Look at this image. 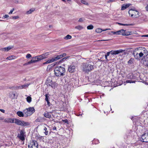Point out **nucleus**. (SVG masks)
<instances>
[{"mask_svg":"<svg viewBox=\"0 0 148 148\" xmlns=\"http://www.w3.org/2000/svg\"><path fill=\"white\" fill-rule=\"evenodd\" d=\"M54 71L55 75L57 77L64 75L66 72L65 68L61 66H58L55 67Z\"/></svg>","mask_w":148,"mask_h":148,"instance_id":"f257e3e1","label":"nucleus"},{"mask_svg":"<svg viewBox=\"0 0 148 148\" xmlns=\"http://www.w3.org/2000/svg\"><path fill=\"white\" fill-rule=\"evenodd\" d=\"M93 63L92 62L88 63H84L82 65V70L86 72H88L94 69Z\"/></svg>","mask_w":148,"mask_h":148,"instance_id":"f03ea898","label":"nucleus"},{"mask_svg":"<svg viewBox=\"0 0 148 148\" xmlns=\"http://www.w3.org/2000/svg\"><path fill=\"white\" fill-rule=\"evenodd\" d=\"M35 112L34 108L30 107L27 108L24 110V114L26 116H30L32 114Z\"/></svg>","mask_w":148,"mask_h":148,"instance_id":"7ed1b4c3","label":"nucleus"},{"mask_svg":"<svg viewBox=\"0 0 148 148\" xmlns=\"http://www.w3.org/2000/svg\"><path fill=\"white\" fill-rule=\"evenodd\" d=\"M136 13L137 14H134V13H135L134 12V9H131L129 10V14L133 18H137L139 17V13L138 11H136Z\"/></svg>","mask_w":148,"mask_h":148,"instance_id":"20e7f679","label":"nucleus"},{"mask_svg":"<svg viewBox=\"0 0 148 148\" xmlns=\"http://www.w3.org/2000/svg\"><path fill=\"white\" fill-rule=\"evenodd\" d=\"M132 55L134 56V58L137 60H139L141 57H142L143 55V53L141 52L140 53H136L135 51H134Z\"/></svg>","mask_w":148,"mask_h":148,"instance_id":"39448f33","label":"nucleus"},{"mask_svg":"<svg viewBox=\"0 0 148 148\" xmlns=\"http://www.w3.org/2000/svg\"><path fill=\"white\" fill-rule=\"evenodd\" d=\"M112 33L114 34L119 35L122 34L123 35H128V34H127L125 32V31L123 29H121L116 32H112Z\"/></svg>","mask_w":148,"mask_h":148,"instance_id":"423d86ee","label":"nucleus"},{"mask_svg":"<svg viewBox=\"0 0 148 148\" xmlns=\"http://www.w3.org/2000/svg\"><path fill=\"white\" fill-rule=\"evenodd\" d=\"M17 137L22 141H24L25 140V138L24 133L23 131L21 130L20 133L18 134Z\"/></svg>","mask_w":148,"mask_h":148,"instance_id":"0eeeda50","label":"nucleus"},{"mask_svg":"<svg viewBox=\"0 0 148 148\" xmlns=\"http://www.w3.org/2000/svg\"><path fill=\"white\" fill-rule=\"evenodd\" d=\"M30 148H38V143L36 140H32L31 143V147Z\"/></svg>","mask_w":148,"mask_h":148,"instance_id":"6e6552de","label":"nucleus"},{"mask_svg":"<svg viewBox=\"0 0 148 148\" xmlns=\"http://www.w3.org/2000/svg\"><path fill=\"white\" fill-rule=\"evenodd\" d=\"M143 142H148V132L143 134L141 136Z\"/></svg>","mask_w":148,"mask_h":148,"instance_id":"1a4fd4ad","label":"nucleus"},{"mask_svg":"<svg viewBox=\"0 0 148 148\" xmlns=\"http://www.w3.org/2000/svg\"><path fill=\"white\" fill-rule=\"evenodd\" d=\"M75 66L74 65H71L69 66L68 70L69 72L72 73L75 71Z\"/></svg>","mask_w":148,"mask_h":148,"instance_id":"9d476101","label":"nucleus"},{"mask_svg":"<svg viewBox=\"0 0 148 148\" xmlns=\"http://www.w3.org/2000/svg\"><path fill=\"white\" fill-rule=\"evenodd\" d=\"M125 50H123L120 49L119 50H115V51H111L112 55H116L119 54L120 53H122Z\"/></svg>","mask_w":148,"mask_h":148,"instance_id":"9b49d317","label":"nucleus"},{"mask_svg":"<svg viewBox=\"0 0 148 148\" xmlns=\"http://www.w3.org/2000/svg\"><path fill=\"white\" fill-rule=\"evenodd\" d=\"M3 121L7 123H14V119H12L11 118H7L4 119Z\"/></svg>","mask_w":148,"mask_h":148,"instance_id":"f8f14e48","label":"nucleus"},{"mask_svg":"<svg viewBox=\"0 0 148 148\" xmlns=\"http://www.w3.org/2000/svg\"><path fill=\"white\" fill-rule=\"evenodd\" d=\"M142 62L144 65L148 67V58L146 57L145 58L143 59Z\"/></svg>","mask_w":148,"mask_h":148,"instance_id":"ddd939ff","label":"nucleus"},{"mask_svg":"<svg viewBox=\"0 0 148 148\" xmlns=\"http://www.w3.org/2000/svg\"><path fill=\"white\" fill-rule=\"evenodd\" d=\"M30 125V123L21 121L19 125L22 126H29Z\"/></svg>","mask_w":148,"mask_h":148,"instance_id":"4468645a","label":"nucleus"},{"mask_svg":"<svg viewBox=\"0 0 148 148\" xmlns=\"http://www.w3.org/2000/svg\"><path fill=\"white\" fill-rule=\"evenodd\" d=\"M130 5L131 4L129 3L123 5L122 6L121 10H124L129 7Z\"/></svg>","mask_w":148,"mask_h":148,"instance_id":"2eb2a0df","label":"nucleus"},{"mask_svg":"<svg viewBox=\"0 0 148 148\" xmlns=\"http://www.w3.org/2000/svg\"><path fill=\"white\" fill-rule=\"evenodd\" d=\"M109 29L110 30V29H102L101 28H99L95 30V31L97 33H99L101 32L102 31H106Z\"/></svg>","mask_w":148,"mask_h":148,"instance_id":"dca6fc26","label":"nucleus"},{"mask_svg":"<svg viewBox=\"0 0 148 148\" xmlns=\"http://www.w3.org/2000/svg\"><path fill=\"white\" fill-rule=\"evenodd\" d=\"M44 116L45 117L49 119L51 117V113L50 112L49 113L47 112L45 113Z\"/></svg>","mask_w":148,"mask_h":148,"instance_id":"f3484780","label":"nucleus"},{"mask_svg":"<svg viewBox=\"0 0 148 148\" xmlns=\"http://www.w3.org/2000/svg\"><path fill=\"white\" fill-rule=\"evenodd\" d=\"M127 77L128 78L131 79H134L135 78V76H134L133 74L132 73H129L127 75Z\"/></svg>","mask_w":148,"mask_h":148,"instance_id":"a211bd4d","label":"nucleus"},{"mask_svg":"<svg viewBox=\"0 0 148 148\" xmlns=\"http://www.w3.org/2000/svg\"><path fill=\"white\" fill-rule=\"evenodd\" d=\"M55 59L54 58H53L50 59H49L47 60L46 62L44 63V64H47L50 63H51L54 61H55Z\"/></svg>","mask_w":148,"mask_h":148,"instance_id":"6ab92c4d","label":"nucleus"},{"mask_svg":"<svg viewBox=\"0 0 148 148\" xmlns=\"http://www.w3.org/2000/svg\"><path fill=\"white\" fill-rule=\"evenodd\" d=\"M17 114L19 117H23L25 115V114L22 112L20 111H18L17 112Z\"/></svg>","mask_w":148,"mask_h":148,"instance_id":"aec40b11","label":"nucleus"},{"mask_svg":"<svg viewBox=\"0 0 148 148\" xmlns=\"http://www.w3.org/2000/svg\"><path fill=\"white\" fill-rule=\"evenodd\" d=\"M21 121V120H19L18 119H14V123L18 125H19Z\"/></svg>","mask_w":148,"mask_h":148,"instance_id":"412c9836","label":"nucleus"},{"mask_svg":"<svg viewBox=\"0 0 148 148\" xmlns=\"http://www.w3.org/2000/svg\"><path fill=\"white\" fill-rule=\"evenodd\" d=\"M16 58V57L14 55H12L11 56L7 57L6 58V59L8 60H11L12 59H14Z\"/></svg>","mask_w":148,"mask_h":148,"instance_id":"4be33fe9","label":"nucleus"},{"mask_svg":"<svg viewBox=\"0 0 148 148\" xmlns=\"http://www.w3.org/2000/svg\"><path fill=\"white\" fill-rule=\"evenodd\" d=\"M63 57V56L62 54L58 55L56 57H54L55 61H56Z\"/></svg>","mask_w":148,"mask_h":148,"instance_id":"5701e85b","label":"nucleus"},{"mask_svg":"<svg viewBox=\"0 0 148 148\" xmlns=\"http://www.w3.org/2000/svg\"><path fill=\"white\" fill-rule=\"evenodd\" d=\"M35 10L34 8H32L30 9L28 11L26 12V14H31L32 12H33Z\"/></svg>","mask_w":148,"mask_h":148,"instance_id":"b1692460","label":"nucleus"},{"mask_svg":"<svg viewBox=\"0 0 148 148\" xmlns=\"http://www.w3.org/2000/svg\"><path fill=\"white\" fill-rule=\"evenodd\" d=\"M134 59L133 58H131L128 62V64H132L133 63Z\"/></svg>","mask_w":148,"mask_h":148,"instance_id":"393cba45","label":"nucleus"},{"mask_svg":"<svg viewBox=\"0 0 148 148\" xmlns=\"http://www.w3.org/2000/svg\"><path fill=\"white\" fill-rule=\"evenodd\" d=\"M51 53V52H46L44 54H42L43 56H44V58H47V56L50 54L49 53Z\"/></svg>","mask_w":148,"mask_h":148,"instance_id":"a878e982","label":"nucleus"},{"mask_svg":"<svg viewBox=\"0 0 148 148\" xmlns=\"http://www.w3.org/2000/svg\"><path fill=\"white\" fill-rule=\"evenodd\" d=\"M43 130L45 131L44 132V133H45V134L46 135H47L48 134V132L47 130V128L44 127L43 128Z\"/></svg>","mask_w":148,"mask_h":148,"instance_id":"bb28decb","label":"nucleus"},{"mask_svg":"<svg viewBox=\"0 0 148 148\" xmlns=\"http://www.w3.org/2000/svg\"><path fill=\"white\" fill-rule=\"evenodd\" d=\"M27 101L30 103L32 101V98L30 96H28L26 98Z\"/></svg>","mask_w":148,"mask_h":148,"instance_id":"cd10ccee","label":"nucleus"},{"mask_svg":"<svg viewBox=\"0 0 148 148\" xmlns=\"http://www.w3.org/2000/svg\"><path fill=\"white\" fill-rule=\"evenodd\" d=\"M72 36L69 35H67L66 36L64 37V39L66 40L70 39L71 38Z\"/></svg>","mask_w":148,"mask_h":148,"instance_id":"c85d7f7f","label":"nucleus"},{"mask_svg":"<svg viewBox=\"0 0 148 148\" xmlns=\"http://www.w3.org/2000/svg\"><path fill=\"white\" fill-rule=\"evenodd\" d=\"M83 27L80 25H78L75 27V28L77 29H78L79 30L82 29H83Z\"/></svg>","mask_w":148,"mask_h":148,"instance_id":"c756f323","label":"nucleus"},{"mask_svg":"<svg viewBox=\"0 0 148 148\" xmlns=\"http://www.w3.org/2000/svg\"><path fill=\"white\" fill-rule=\"evenodd\" d=\"M37 56L38 58V59L39 61L43 59H44V58L42 54Z\"/></svg>","mask_w":148,"mask_h":148,"instance_id":"7c9ffc66","label":"nucleus"},{"mask_svg":"<svg viewBox=\"0 0 148 148\" xmlns=\"http://www.w3.org/2000/svg\"><path fill=\"white\" fill-rule=\"evenodd\" d=\"M94 28L93 26L92 25H90L87 27V29H92Z\"/></svg>","mask_w":148,"mask_h":148,"instance_id":"2f4dec72","label":"nucleus"},{"mask_svg":"<svg viewBox=\"0 0 148 148\" xmlns=\"http://www.w3.org/2000/svg\"><path fill=\"white\" fill-rule=\"evenodd\" d=\"M28 62L29 63V64H31L34 63L36 62V60L34 61V60L32 58V59L30 61H29V62Z\"/></svg>","mask_w":148,"mask_h":148,"instance_id":"473e14b6","label":"nucleus"},{"mask_svg":"<svg viewBox=\"0 0 148 148\" xmlns=\"http://www.w3.org/2000/svg\"><path fill=\"white\" fill-rule=\"evenodd\" d=\"M117 23L121 25H124V26H129V25H132V24H122L120 23Z\"/></svg>","mask_w":148,"mask_h":148,"instance_id":"72a5a7b5","label":"nucleus"},{"mask_svg":"<svg viewBox=\"0 0 148 148\" xmlns=\"http://www.w3.org/2000/svg\"><path fill=\"white\" fill-rule=\"evenodd\" d=\"M14 88L16 89H22L23 88V87H22V85H21L19 86H18L16 87H14Z\"/></svg>","mask_w":148,"mask_h":148,"instance_id":"f704fd0d","label":"nucleus"},{"mask_svg":"<svg viewBox=\"0 0 148 148\" xmlns=\"http://www.w3.org/2000/svg\"><path fill=\"white\" fill-rule=\"evenodd\" d=\"M136 81H132V80H127L126 81V82L127 83H135Z\"/></svg>","mask_w":148,"mask_h":148,"instance_id":"c9c22d12","label":"nucleus"},{"mask_svg":"<svg viewBox=\"0 0 148 148\" xmlns=\"http://www.w3.org/2000/svg\"><path fill=\"white\" fill-rule=\"evenodd\" d=\"M36 138L37 140L39 139V140H42V137L40 136H36Z\"/></svg>","mask_w":148,"mask_h":148,"instance_id":"e433bc0d","label":"nucleus"},{"mask_svg":"<svg viewBox=\"0 0 148 148\" xmlns=\"http://www.w3.org/2000/svg\"><path fill=\"white\" fill-rule=\"evenodd\" d=\"M33 58L34 60V61L36 60V62L39 61L38 59V58L37 56H36L35 57H33Z\"/></svg>","mask_w":148,"mask_h":148,"instance_id":"4c0bfd02","label":"nucleus"},{"mask_svg":"<svg viewBox=\"0 0 148 148\" xmlns=\"http://www.w3.org/2000/svg\"><path fill=\"white\" fill-rule=\"evenodd\" d=\"M81 2L82 3H83L84 4L86 5H88V2L84 0H82L81 1Z\"/></svg>","mask_w":148,"mask_h":148,"instance_id":"58836bf2","label":"nucleus"},{"mask_svg":"<svg viewBox=\"0 0 148 148\" xmlns=\"http://www.w3.org/2000/svg\"><path fill=\"white\" fill-rule=\"evenodd\" d=\"M29 84H26L25 85H22L23 88L27 87L29 85Z\"/></svg>","mask_w":148,"mask_h":148,"instance_id":"ea45409f","label":"nucleus"},{"mask_svg":"<svg viewBox=\"0 0 148 148\" xmlns=\"http://www.w3.org/2000/svg\"><path fill=\"white\" fill-rule=\"evenodd\" d=\"M45 100L46 101H49V97L48 96V95L47 94H46L45 95Z\"/></svg>","mask_w":148,"mask_h":148,"instance_id":"a19ab883","label":"nucleus"},{"mask_svg":"<svg viewBox=\"0 0 148 148\" xmlns=\"http://www.w3.org/2000/svg\"><path fill=\"white\" fill-rule=\"evenodd\" d=\"M32 57L31 55L30 54H27L26 56V58L27 59H29Z\"/></svg>","mask_w":148,"mask_h":148,"instance_id":"79ce46f5","label":"nucleus"},{"mask_svg":"<svg viewBox=\"0 0 148 148\" xmlns=\"http://www.w3.org/2000/svg\"><path fill=\"white\" fill-rule=\"evenodd\" d=\"M1 50L4 51H7V50L6 47L2 48L1 49Z\"/></svg>","mask_w":148,"mask_h":148,"instance_id":"37998d69","label":"nucleus"},{"mask_svg":"<svg viewBox=\"0 0 148 148\" xmlns=\"http://www.w3.org/2000/svg\"><path fill=\"white\" fill-rule=\"evenodd\" d=\"M19 18L18 16H14L12 17V19H16L18 18Z\"/></svg>","mask_w":148,"mask_h":148,"instance_id":"c03bdc74","label":"nucleus"},{"mask_svg":"<svg viewBox=\"0 0 148 148\" xmlns=\"http://www.w3.org/2000/svg\"><path fill=\"white\" fill-rule=\"evenodd\" d=\"M115 1V0H109L107 1V3H109L111 2H113Z\"/></svg>","mask_w":148,"mask_h":148,"instance_id":"a18cd8bd","label":"nucleus"},{"mask_svg":"<svg viewBox=\"0 0 148 148\" xmlns=\"http://www.w3.org/2000/svg\"><path fill=\"white\" fill-rule=\"evenodd\" d=\"M14 10V9L13 8L12 9V10H11L10 11V12L9 13V14H12Z\"/></svg>","mask_w":148,"mask_h":148,"instance_id":"49530a36","label":"nucleus"},{"mask_svg":"<svg viewBox=\"0 0 148 148\" xmlns=\"http://www.w3.org/2000/svg\"><path fill=\"white\" fill-rule=\"evenodd\" d=\"M84 21V19L82 18H80L78 20V21L79 22H82L83 21Z\"/></svg>","mask_w":148,"mask_h":148,"instance_id":"de8ad7c7","label":"nucleus"},{"mask_svg":"<svg viewBox=\"0 0 148 148\" xmlns=\"http://www.w3.org/2000/svg\"><path fill=\"white\" fill-rule=\"evenodd\" d=\"M12 48V47H6L7 51H8L10 50Z\"/></svg>","mask_w":148,"mask_h":148,"instance_id":"09e8293b","label":"nucleus"},{"mask_svg":"<svg viewBox=\"0 0 148 148\" xmlns=\"http://www.w3.org/2000/svg\"><path fill=\"white\" fill-rule=\"evenodd\" d=\"M110 53H111V51L108 52L106 54V55L108 56H109L110 54Z\"/></svg>","mask_w":148,"mask_h":148,"instance_id":"8fccbe9b","label":"nucleus"},{"mask_svg":"<svg viewBox=\"0 0 148 148\" xmlns=\"http://www.w3.org/2000/svg\"><path fill=\"white\" fill-rule=\"evenodd\" d=\"M4 118L3 116L0 117V121H3L4 120Z\"/></svg>","mask_w":148,"mask_h":148,"instance_id":"3c124183","label":"nucleus"},{"mask_svg":"<svg viewBox=\"0 0 148 148\" xmlns=\"http://www.w3.org/2000/svg\"><path fill=\"white\" fill-rule=\"evenodd\" d=\"M0 111L3 113H4L5 112V110L3 109H0Z\"/></svg>","mask_w":148,"mask_h":148,"instance_id":"603ef678","label":"nucleus"},{"mask_svg":"<svg viewBox=\"0 0 148 148\" xmlns=\"http://www.w3.org/2000/svg\"><path fill=\"white\" fill-rule=\"evenodd\" d=\"M3 17L4 18H6L9 17V16L8 15L5 14L4 16Z\"/></svg>","mask_w":148,"mask_h":148,"instance_id":"864d4df0","label":"nucleus"},{"mask_svg":"<svg viewBox=\"0 0 148 148\" xmlns=\"http://www.w3.org/2000/svg\"><path fill=\"white\" fill-rule=\"evenodd\" d=\"M107 57H108V56H107L106 55H105V57L106 61H109V60L107 58Z\"/></svg>","mask_w":148,"mask_h":148,"instance_id":"5fc2aeb1","label":"nucleus"},{"mask_svg":"<svg viewBox=\"0 0 148 148\" xmlns=\"http://www.w3.org/2000/svg\"><path fill=\"white\" fill-rule=\"evenodd\" d=\"M47 102V104L48 105V106H50V102L49 101H46Z\"/></svg>","mask_w":148,"mask_h":148,"instance_id":"6e6d98bb","label":"nucleus"},{"mask_svg":"<svg viewBox=\"0 0 148 148\" xmlns=\"http://www.w3.org/2000/svg\"><path fill=\"white\" fill-rule=\"evenodd\" d=\"M142 37H148V35H143L142 36Z\"/></svg>","mask_w":148,"mask_h":148,"instance_id":"4d7b16f0","label":"nucleus"},{"mask_svg":"<svg viewBox=\"0 0 148 148\" xmlns=\"http://www.w3.org/2000/svg\"><path fill=\"white\" fill-rule=\"evenodd\" d=\"M29 63L28 62H27L26 63H24L23 64V66H25V65H29Z\"/></svg>","mask_w":148,"mask_h":148,"instance_id":"13d9d810","label":"nucleus"},{"mask_svg":"<svg viewBox=\"0 0 148 148\" xmlns=\"http://www.w3.org/2000/svg\"><path fill=\"white\" fill-rule=\"evenodd\" d=\"M62 56H63V57H65L66 56V53H63L62 54Z\"/></svg>","mask_w":148,"mask_h":148,"instance_id":"bf43d9fd","label":"nucleus"},{"mask_svg":"<svg viewBox=\"0 0 148 148\" xmlns=\"http://www.w3.org/2000/svg\"><path fill=\"white\" fill-rule=\"evenodd\" d=\"M53 130H56V127H54L53 128Z\"/></svg>","mask_w":148,"mask_h":148,"instance_id":"052dcab7","label":"nucleus"},{"mask_svg":"<svg viewBox=\"0 0 148 148\" xmlns=\"http://www.w3.org/2000/svg\"><path fill=\"white\" fill-rule=\"evenodd\" d=\"M69 57H65V58H63L62 60H64V59H67V58H69Z\"/></svg>","mask_w":148,"mask_h":148,"instance_id":"680f3d73","label":"nucleus"},{"mask_svg":"<svg viewBox=\"0 0 148 148\" xmlns=\"http://www.w3.org/2000/svg\"><path fill=\"white\" fill-rule=\"evenodd\" d=\"M146 10L147 11H148V5H147L146 7Z\"/></svg>","mask_w":148,"mask_h":148,"instance_id":"e2e57ef3","label":"nucleus"},{"mask_svg":"<svg viewBox=\"0 0 148 148\" xmlns=\"http://www.w3.org/2000/svg\"><path fill=\"white\" fill-rule=\"evenodd\" d=\"M134 12H135V13H134V14H137L136 13V11H137L136 10L134 9Z\"/></svg>","mask_w":148,"mask_h":148,"instance_id":"0e129e2a","label":"nucleus"},{"mask_svg":"<svg viewBox=\"0 0 148 148\" xmlns=\"http://www.w3.org/2000/svg\"><path fill=\"white\" fill-rule=\"evenodd\" d=\"M62 0V1H64V2H65V0Z\"/></svg>","mask_w":148,"mask_h":148,"instance_id":"69168bd1","label":"nucleus"},{"mask_svg":"<svg viewBox=\"0 0 148 148\" xmlns=\"http://www.w3.org/2000/svg\"><path fill=\"white\" fill-rule=\"evenodd\" d=\"M51 26H51V25H50L49 26V27H51Z\"/></svg>","mask_w":148,"mask_h":148,"instance_id":"338daca9","label":"nucleus"},{"mask_svg":"<svg viewBox=\"0 0 148 148\" xmlns=\"http://www.w3.org/2000/svg\"><path fill=\"white\" fill-rule=\"evenodd\" d=\"M67 1H71V0H67Z\"/></svg>","mask_w":148,"mask_h":148,"instance_id":"774afa93","label":"nucleus"}]
</instances>
